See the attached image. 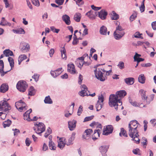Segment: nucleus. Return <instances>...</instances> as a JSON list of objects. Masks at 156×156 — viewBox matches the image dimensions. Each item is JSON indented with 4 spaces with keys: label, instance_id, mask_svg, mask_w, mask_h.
<instances>
[{
    "label": "nucleus",
    "instance_id": "nucleus-23",
    "mask_svg": "<svg viewBox=\"0 0 156 156\" xmlns=\"http://www.w3.org/2000/svg\"><path fill=\"white\" fill-rule=\"evenodd\" d=\"M116 32L115 31L114 33V35L115 39L116 40L120 39L124 34L125 32L124 31H121L120 34H116Z\"/></svg>",
    "mask_w": 156,
    "mask_h": 156
},
{
    "label": "nucleus",
    "instance_id": "nucleus-2",
    "mask_svg": "<svg viewBox=\"0 0 156 156\" xmlns=\"http://www.w3.org/2000/svg\"><path fill=\"white\" fill-rule=\"evenodd\" d=\"M118 102L120 103V105H122V102L116 95L113 94L109 96V105L111 107H114L116 110H117L118 109Z\"/></svg>",
    "mask_w": 156,
    "mask_h": 156
},
{
    "label": "nucleus",
    "instance_id": "nucleus-21",
    "mask_svg": "<svg viewBox=\"0 0 156 156\" xmlns=\"http://www.w3.org/2000/svg\"><path fill=\"white\" fill-rule=\"evenodd\" d=\"M134 80L133 77H129L125 79L124 81L128 85H132L134 83Z\"/></svg>",
    "mask_w": 156,
    "mask_h": 156
},
{
    "label": "nucleus",
    "instance_id": "nucleus-47",
    "mask_svg": "<svg viewBox=\"0 0 156 156\" xmlns=\"http://www.w3.org/2000/svg\"><path fill=\"white\" fill-rule=\"evenodd\" d=\"M133 153L135 154L140 155L141 154L140 152L139 148H137L134 149L133 151Z\"/></svg>",
    "mask_w": 156,
    "mask_h": 156
},
{
    "label": "nucleus",
    "instance_id": "nucleus-62",
    "mask_svg": "<svg viewBox=\"0 0 156 156\" xmlns=\"http://www.w3.org/2000/svg\"><path fill=\"white\" fill-rule=\"evenodd\" d=\"M79 80H78V83L80 84H81L82 83V81L83 79V76L81 75L80 74L79 76Z\"/></svg>",
    "mask_w": 156,
    "mask_h": 156
},
{
    "label": "nucleus",
    "instance_id": "nucleus-46",
    "mask_svg": "<svg viewBox=\"0 0 156 156\" xmlns=\"http://www.w3.org/2000/svg\"><path fill=\"white\" fill-rule=\"evenodd\" d=\"M117 66L121 69H123L125 67L124 63L123 62L121 61L119 62Z\"/></svg>",
    "mask_w": 156,
    "mask_h": 156
},
{
    "label": "nucleus",
    "instance_id": "nucleus-15",
    "mask_svg": "<svg viewBox=\"0 0 156 156\" xmlns=\"http://www.w3.org/2000/svg\"><path fill=\"white\" fill-rule=\"evenodd\" d=\"M32 111V109L30 108L24 114L23 119L24 120H26L28 121H30V114L31 112Z\"/></svg>",
    "mask_w": 156,
    "mask_h": 156
},
{
    "label": "nucleus",
    "instance_id": "nucleus-9",
    "mask_svg": "<svg viewBox=\"0 0 156 156\" xmlns=\"http://www.w3.org/2000/svg\"><path fill=\"white\" fill-rule=\"evenodd\" d=\"M76 123L77 121L74 120L68 122V128L70 130L72 131L75 129Z\"/></svg>",
    "mask_w": 156,
    "mask_h": 156
},
{
    "label": "nucleus",
    "instance_id": "nucleus-41",
    "mask_svg": "<svg viewBox=\"0 0 156 156\" xmlns=\"http://www.w3.org/2000/svg\"><path fill=\"white\" fill-rule=\"evenodd\" d=\"M102 104L97 102L95 105V107L97 109V111H98L100 110L101 109L102 107Z\"/></svg>",
    "mask_w": 156,
    "mask_h": 156
},
{
    "label": "nucleus",
    "instance_id": "nucleus-44",
    "mask_svg": "<svg viewBox=\"0 0 156 156\" xmlns=\"http://www.w3.org/2000/svg\"><path fill=\"white\" fill-rule=\"evenodd\" d=\"M50 73L51 75L54 78H56L59 75V73H56V70L55 71L51 70V71Z\"/></svg>",
    "mask_w": 156,
    "mask_h": 156
},
{
    "label": "nucleus",
    "instance_id": "nucleus-33",
    "mask_svg": "<svg viewBox=\"0 0 156 156\" xmlns=\"http://www.w3.org/2000/svg\"><path fill=\"white\" fill-rule=\"evenodd\" d=\"M44 101L45 104H51L53 103L51 99L49 96L46 97L45 98Z\"/></svg>",
    "mask_w": 156,
    "mask_h": 156
},
{
    "label": "nucleus",
    "instance_id": "nucleus-45",
    "mask_svg": "<svg viewBox=\"0 0 156 156\" xmlns=\"http://www.w3.org/2000/svg\"><path fill=\"white\" fill-rule=\"evenodd\" d=\"M32 4L37 7H39L40 5V3L38 0H31Z\"/></svg>",
    "mask_w": 156,
    "mask_h": 156
},
{
    "label": "nucleus",
    "instance_id": "nucleus-30",
    "mask_svg": "<svg viewBox=\"0 0 156 156\" xmlns=\"http://www.w3.org/2000/svg\"><path fill=\"white\" fill-rule=\"evenodd\" d=\"M12 123V121L8 119L3 122V125L4 128L6 127H9L10 126Z\"/></svg>",
    "mask_w": 156,
    "mask_h": 156
},
{
    "label": "nucleus",
    "instance_id": "nucleus-10",
    "mask_svg": "<svg viewBox=\"0 0 156 156\" xmlns=\"http://www.w3.org/2000/svg\"><path fill=\"white\" fill-rule=\"evenodd\" d=\"M97 14L101 20H104L106 18L108 13L104 9H102L99 12H97Z\"/></svg>",
    "mask_w": 156,
    "mask_h": 156
},
{
    "label": "nucleus",
    "instance_id": "nucleus-28",
    "mask_svg": "<svg viewBox=\"0 0 156 156\" xmlns=\"http://www.w3.org/2000/svg\"><path fill=\"white\" fill-rule=\"evenodd\" d=\"M61 52L62 59L66 60V59L67 57L66 51L64 47L62 48V49L61 50Z\"/></svg>",
    "mask_w": 156,
    "mask_h": 156
},
{
    "label": "nucleus",
    "instance_id": "nucleus-59",
    "mask_svg": "<svg viewBox=\"0 0 156 156\" xmlns=\"http://www.w3.org/2000/svg\"><path fill=\"white\" fill-rule=\"evenodd\" d=\"M134 61H136L137 63H139V62L142 61H143L144 60V58H138L137 59H136L135 58H134Z\"/></svg>",
    "mask_w": 156,
    "mask_h": 156
},
{
    "label": "nucleus",
    "instance_id": "nucleus-49",
    "mask_svg": "<svg viewBox=\"0 0 156 156\" xmlns=\"http://www.w3.org/2000/svg\"><path fill=\"white\" fill-rule=\"evenodd\" d=\"M104 98L103 96L101 94V95L99 96L98 97V100L97 101L98 103H102L104 101Z\"/></svg>",
    "mask_w": 156,
    "mask_h": 156
},
{
    "label": "nucleus",
    "instance_id": "nucleus-32",
    "mask_svg": "<svg viewBox=\"0 0 156 156\" xmlns=\"http://www.w3.org/2000/svg\"><path fill=\"white\" fill-rule=\"evenodd\" d=\"M65 140H59V141L58 142V147L60 149H62L65 146Z\"/></svg>",
    "mask_w": 156,
    "mask_h": 156
},
{
    "label": "nucleus",
    "instance_id": "nucleus-51",
    "mask_svg": "<svg viewBox=\"0 0 156 156\" xmlns=\"http://www.w3.org/2000/svg\"><path fill=\"white\" fill-rule=\"evenodd\" d=\"M142 34H140L139 32H137L134 34V36L136 38H140L141 39H143V37L140 36V35Z\"/></svg>",
    "mask_w": 156,
    "mask_h": 156
},
{
    "label": "nucleus",
    "instance_id": "nucleus-50",
    "mask_svg": "<svg viewBox=\"0 0 156 156\" xmlns=\"http://www.w3.org/2000/svg\"><path fill=\"white\" fill-rule=\"evenodd\" d=\"M94 117V116L93 115H91L90 116H88L86 117L83 121V122H85L87 121H90Z\"/></svg>",
    "mask_w": 156,
    "mask_h": 156
},
{
    "label": "nucleus",
    "instance_id": "nucleus-1",
    "mask_svg": "<svg viewBox=\"0 0 156 156\" xmlns=\"http://www.w3.org/2000/svg\"><path fill=\"white\" fill-rule=\"evenodd\" d=\"M138 123V122L136 120L131 121L129 123L128 127L129 136L132 138V140L134 141L137 144L140 142V139L138 138L139 135Z\"/></svg>",
    "mask_w": 156,
    "mask_h": 156
},
{
    "label": "nucleus",
    "instance_id": "nucleus-35",
    "mask_svg": "<svg viewBox=\"0 0 156 156\" xmlns=\"http://www.w3.org/2000/svg\"><path fill=\"white\" fill-rule=\"evenodd\" d=\"M111 19L112 20H117L119 18V16L114 11L112 12Z\"/></svg>",
    "mask_w": 156,
    "mask_h": 156
},
{
    "label": "nucleus",
    "instance_id": "nucleus-37",
    "mask_svg": "<svg viewBox=\"0 0 156 156\" xmlns=\"http://www.w3.org/2000/svg\"><path fill=\"white\" fill-rule=\"evenodd\" d=\"M8 61L9 63L10 66L11 67V69H12L14 66V60L12 57H9L8 58Z\"/></svg>",
    "mask_w": 156,
    "mask_h": 156
},
{
    "label": "nucleus",
    "instance_id": "nucleus-61",
    "mask_svg": "<svg viewBox=\"0 0 156 156\" xmlns=\"http://www.w3.org/2000/svg\"><path fill=\"white\" fill-rule=\"evenodd\" d=\"M12 130L14 131V136L17 135L20 132L19 130L17 129H13Z\"/></svg>",
    "mask_w": 156,
    "mask_h": 156
},
{
    "label": "nucleus",
    "instance_id": "nucleus-4",
    "mask_svg": "<svg viewBox=\"0 0 156 156\" xmlns=\"http://www.w3.org/2000/svg\"><path fill=\"white\" fill-rule=\"evenodd\" d=\"M11 109V106L6 101V99L1 101L0 102V111H3L8 113Z\"/></svg>",
    "mask_w": 156,
    "mask_h": 156
},
{
    "label": "nucleus",
    "instance_id": "nucleus-14",
    "mask_svg": "<svg viewBox=\"0 0 156 156\" xmlns=\"http://www.w3.org/2000/svg\"><path fill=\"white\" fill-rule=\"evenodd\" d=\"M68 71L71 74H74L76 73V71L75 69L74 65L73 64H68L67 65Z\"/></svg>",
    "mask_w": 156,
    "mask_h": 156
},
{
    "label": "nucleus",
    "instance_id": "nucleus-6",
    "mask_svg": "<svg viewBox=\"0 0 156 156\" xmlns=\"http://www.w3.org/2000/svg\"><path fill=\"white\" fill-rule=\"evenodd\" d=\"M101 70L102 69H96L94 72L96 78L101 81H104L105 80V76L104 75V73L101 72Z\"/></svg>",
    "mask_w": 156,
    "mask_h": 156
},
{
    "label": "nucleus",
    "instance_id": "nucleus-38",
    "mask_svg": "<svg viewBox=\"0 0 156 156\" xmlns=\"http://www.w3.org/2000/svg\"><path fill=\"white\" fill-rule=\"evenodd\" d=\"M121 132L119 133V136H121L122 135L125 137H127V134L126 133V131L123 128H121L120 129Z\"/></svg>",
    "mask_w": 156,
    "mask_h": 156
},
{
    "label": "nucleus",
    "instance_id": "nucleus-63",
    "mask_svg": "<svg viewBox=\"0 0 156 156\" xmlns=\"http://www.w3.org/2000/svg\"><path fill=\"white\" fill-rule=\"evenodd\" d=\"M140 10L141 12L144 11L145 10V6L144 5V3H143L141 4V6L140 8Z\"/></svg>",
    "mask_w": 156,
    "mask_h": 156
},
{
    "label": "nucleus",
    "instance_id": "nucleus-48",
    "mask_svg": "<svg viewBox=\"0 0 156 156\" xmlns=\"http://www.w3.org/2000/svg\"><path fill=\"white\" fill-rule=\"evenodd\" d=\"M76 2V4L79 6H81L84 4V2H82V0H74Z\"/></svg>",
    "mask_w": 156,
    "mask_h": 156
},
{
    "label": "nucleus",
    "instance_id": "nucleus-8",
    "mask_svg": "<svg viewBox=\"0 0 156 156\" xmlns=\"http://www.w3.org/2000/svg\"><path fill=\"white\" fill-rule=\"evenodd\" d=\"M113 128L111 125H108L106 126L105 130L103 131V134L108 135L111 133L113 131Z\"/></svg>",
    "mask_w": 156,
    "mask_h": 156
},
{
    "label": "nucleus",
    "instance_id": "nucleus-18",
    "mask_svg": "<svg viewBox=\"0 0 156 156\" xmlns=\"http://www.w3.org/2000/svg\"><path fill=\"white\" fill-rule=\"evenodd\" d=\"M93 132V130L91 129H87L86 130L83 134V137L84 139L88 137Z\"/></svg>",
    "mask_w": 156,
    "mask_h": 156
},
{
    "label": "nucleus",
    "instance_id": "nucleus-55",
    "mask_svg": "<svg viewBox=\"0 0 156 156\" xmlns=\"http://www.w3.org/2000/svg\"><path fill=\"white\" fill-rule=\"evenodd\" d=\"M64 1V0H55V2L58 5H61L63 4Z\"/></svg>",
    "mask_w": 156,
    "mask_h": 156
},
{
    "label": "nucleus",
    "instance_id": "nucleus-26",
    "mask_svg": "<svg viewBox=\"0 0 156 156\" xmlns=\"http://www.w3.org/2000/svg\"><path fill=\"white\" fill-rule=\"evenodd\" d=\"M145 78L144 74H141L140 75L138 78V81L139 82L144 84L145 82Z\"/></svg>",
    "mask_w": 156,
    "mask_h": 156
},
{
    "label": "nucleus",
    "instance_id": "nucleus-64",
    "mask_svg": "<svg viewBox=\"0 0 156 156\" xmlns=\"http://www.w3.org/2000/svg\"><path fill=\"white\" fill-rule=\"evenodd\" d=\"M151 26L153 29L156 30V21L153 22L151 23Z\"/></svg>",
    "mask_w": 156,
    "mask_h": 156
},
{
    "label": "nucleus",
    "instance_id": "nucleus-34",
    "mask_svg": "<svg viewBox=\"0 0 156 156\" xmlns=\"http://www.w3.org/2000/svg\"><path fill=\"white\" fill-rule=\"evenodd\" d=\"M81 17V14L80 13H76L74 15V19L76 21L79 22L80 21Z\"/></svg>",
    "mask_w": 156,
    "mask_h": 156
},
{
    "label": "nucleus",
    "instance_id": "nucleus-58",
    "mask_svg": "<svg viewBox=\"0 0 156 156\" xmlns=\"http://www.w3.org/2000/svg\"><path fill=\"white\" fill-rule=\"evenodd\" d=\"M28 6L31 9H33V7L31 4L29 0H26Z\"/></svg>",
    "mask_w": 156,
    "mask_h": 156
},
{
    "label": "nucleus",
    "instance_id": "nucleus-19",
    "mask_svg": "<svg viewBox=\"0 0 156 156\" xmlns=\"http://www.w3.org/2000/svg\"><path fill=\"white\" fill-rule=\"evenodd\" d=\"M62 20L68 25L70 24V21L69 17L67 15H63L62 17Z\"/></svg>",
    "mask_w": 156,
    "mask_h": 156
},
{
    "label": "nucleus",
    "instance_id": "nucleus-3",
    "mask_svg": "<svg viewBox=\"0 0 156 156\" xmlns=\"http://www.w3.org/2000/svg\"><path fill=\"white\" fill-rule=\"evenodd\" d=\"M36 127H34V129L35 132L37 134L41 135V134L45 130V126L42 122L35 124Z\"/></svg>",
    "mask_w": 156,
    "mask_h": 156
},
{
    "label": "nucleus",
    "instance_id": "nucleus-52",
    "mask_svg": "<svg viewBox=\"0 0 156 156\" xmlns=\"http://www.w3.org/2000/svg\"><path fill=\"white\" fill-rule=\"evenodd\" d=\"M123 28L122 27L119 25H118L116 27V30L115 31L116 32H118L119 31H123Z\"/></svg>",
    "mask_w": 156,
    "mask_h": 156
},
{
    "label": "nucleus",
    "instance_id": "nucleus-20",
    "mask_svg": "<svg viewBox=\"0 0 156 156\" xmlns=\"http://www.w3.org/2000/svg\"><path fill=\"white\" fill-rule=\"evenodd\" d=\"M9 89L8 85L6 84H2L0 87V92L4 93L7 91Z\"/></svg>",
    "mask_w": 156,
    "mask_h": 156
},
{
    "label": "nucleus",
    "instance_id": "nucleus-40",
    "mask_svg": "<svg viewBox=\"0 0 156 156\" xmlns=\"http://www.w3.org/2000/svg\"><path fill=\"white\" fill-rule=\"evenodd\" d=\"M140 93L141 94L143 99H145L146 97L145 95L146 91L143 89H141L139 91Z\"/></svg>",
    "mask_w": 156,
    "mask_h": 156
},
{
    "label": "nucleus",
    "instance_id": "nucleus-56",
    "mask_svg": "<svg viewBox=\"0 0 156 156\" xmlns=\"http://www.w3.org/2000/svg\"><path fill=\"white\" fill-rule=\"evenodd\" d=\"M91 8L95 11H98L101 8V7H97L94 6V5H91Z\"/></svg>",
    "mask_w": 156,
    "mask_h": 156
},
{
    "label": "nucleus",
    "instance_id": "nucleus-36",
    "mask_svg": "<svg viewBox=\"0 0 156 156\" xmlns=\"http://www.w3.org/2000/svg\"><path fill=\"white\" fill-rule=\"evenodd\" d=\"M49 148L51 150H55L56 147L55 146V144L52 141H49Z\"/></svg>",
    "mask_w": 156,
    "mask_h": 156
},
{
    "label": "nucleus",
    "instance_id": "nucleus-60",
    "mask_svg": "<svg viewBox=\"0 0 156 156\" xmlns=\"http://www.w3.org/2000/svg\"><path fill=\"white\" fill-rule=\"evenodd\" d=\"M31 142L30 140L28 138H27L26 139L25 141V143L26 144V145L27 146H29L30 143Z\"/></svg>",
    "mask_w": 156,
    "mask_h": 156
},
{
    "label": "nucleus",
    "instance_id": "nucleus-43",
    "mask_svg": "<svg viewBox=\"0 0 156 156\" xmlns=\"http://www.w3.org/2000/svg\"><path fill=\"white\" fill-rule=\"evenodd\" d=\"M137 17V13L136 12L133 13L129 18L130 21L132 22Z\"/></svg>",
    "mask_w": 156,
    "mask_h": 156
},
{
    "label": "nucleus",
    "instance_id": "nucleus-11",
    "mask_svg": "<svg viewBox=\"0 0 156 156\" xmlns=\"http://www.w3.org/2000/svg\"><path fill=\"white\" fill-rule=\"evenodd\" d=\"M126 95V93L125 90H121L119 91H117L115 95L118 97V98L120 100L122 98H123Z\"/></svg>",
    "mask_w": 156,
    "mask_h": 156
},
{
    "label": "nucleus",
    "instance_id": "nucleus-17",
    "mask_svg": "<svg viewBox=\"0 0 156 156\" xmlns=\"http://www.w3.org/2000/svg\"><path fill=\"white\" fill-rule=\"evenodd\" d=\"M101 131L100 129H95L94 131L93 135L92 136V139L93 140H95L97 139L100 136Z\"/></svg>",
    "mask_w": 156,
    "mask_h": 156
},
{
    "label": "nucleus",
    "instance_id": "nucleus-57",
    "mask_svg": "<svg viewBox=\"0 0 156 156\" xmlns=\"http://www.w3.org/2000/svg\"><path fill=\"white\" fill-rule=\"evenodd\" d=\"M82 108L83 107L82 106L80 105L78 109V112H77V115L79 116L80 115L81 113L82 112Z\"/></svg>",
    "mask_w": 156,
    "mask_h": 156
},
{
    "label": "nucleus",
    "instance_id": "nucleus-42",
    "mask_svg": "<svg viewBox=\"0 0 156 156\" xmlns=\"http://www.w3.org/2000/svg\"><path fill=\"white\" fill-rule=\"evenodd\" d=\"M141 143L144 146H146L147 144V139L145 137H143L141 140Z\"/></svg>",
    "mask_w": 156,
    "mask_h": 156
},
{
    "label": "nucleus",
    "instance_id": "nucleus-5",
    "mask_svg": "<svg viewBox=\"0 0 156 156\" xmlns=\"http://www.w3.org/2000/svg\"><path fill=\"white\" fill-rule=\"evenodd\" d=\"M27 87L26 82L23 80L20 81L16 84L17 89L21 92H24Z\"/></svg>",
    "mask_w": 156,
    "mask_h": 156
},
{
    "label": "nucleus",
    "instance_id": "nucleus-31",
    "mask_svg": "<svg viewBox=\"0 0 156 156\" xmlns=\"http://www.w3.org/2000/svg\"><path fill=\"white\" fill-rule=\"evenodd\" d=\"M28 95L30 96L34 95L35 94V90L33 86H31L29 90Z\"/></svg>",
    "mask_w": 156,
    "mask_h": 156
},
{
    "label": "nucleus",
    "instance_id": "nucleus-29",
    "mask_svg": "<svg viewBox=\"0 0 156 156\" xmlns=\"http://www.w3.org/2000/svg\"><path fill=\"white\" fill-rule=\"evenodd\" d=\"M3 54L6 57H8L9 56H14L13 52L9 49L5 50L3 51Z\"/></svg>",
    "mask_w": 156,
    "mask_h": 156
},
{
    "label": "nucleus",
    "instance_id": "nucleus-22",
    "mask_svg": "<svg viewBox=\"0 0 156 156\" xmlns=\"http://www.w3.org/2000/svg\"><path fill=\"white\" fill-rule=\"evenodd\" d=\"M20 105L23 107L25 110L27 109V107L26 106V104L22 100H20L19 101L15 103V106L16 108H17V105L20 106Z\"/></svg>",
    "mask_w": 156,
    "mask_h": 156
},
{
    "label": "nucleus",
    "instance_id": "nucleus-39",
    "mask_svg": "<svg viewBox=\"0 0 156 156\" xmlns=\"http://www.w3.org/2000/svg\"><path fill=\"white\" fill-rule=\"evenodd\" d=\"M52 133V130L50 127H48L47 129L46 133L44 134V136L46 138Z\"/></svg>",
    "mask_w": 156,
    "mask_h": 156
},
{
    "label": "nucleus",
    "instance_id": "nucleus-12",
    "mask_svg": "<svg viewBox=\"0 0 156 156\" xmlns=\"http://www.w3.org/2000/svg\"><path fill=\"white\" fill-rule=\"evenodd\" d=\"M4 67V62L2 60H0V73L1 74V76H3L7 73L11 69L8 71L4 72L3 70Z\"/></svg>",
    "mask_w": 156,
    "mask_h": 156
},
{
    "label": "nucleus",
    "instance_id": "nucleus-53",
    "mask_svg": "<svg viewBox=\"0 0 156 156\" xmlns=\"http://www.w3.org/2000/svg\"><path fill=\"white\" fill-rule=\"evenodd\" d=\"M39 77V75L36 74H34L33 76H32V78L34 79L35 81L37 82L38 80Z\"/></svg>",
    "mask_w": 156,
    "mask_h": 156
},
{
    "label": "nucleus",
    "instance_id": "nucleus-16",
    "mask_svg": "<svg viewBox=\"0 0 156 156\" xmlns=\"http://www.w3.org/2000/svg\"><path fill=\"white\" fill-rule=\"evenodd\" d=\"M108 148V147L105 145L101 146L100 147L99 150L103 156H106L105 154L107 152Z\"/></svg>",
    "mask_w": 156,
    "mask_h": 156
},
{
    "label": "nucleus",
    "instance_id": "nucleus-54",
    "mask_svg": "<svg viewBox=\"0 0 156 156\" xmlns=\"http://www.w3.org/2000/svg\"><path fill=\"white\" fill-rule=\"evenodd\" d=\"M6 113H3V112H0V117L1 119H4L6 117Z\"/></svg>",
    "mask_w": 156,
    "mask_h": 156
},
{
    "label": "nucleus",
    "instance_id": "nucleus-27",
    "mask_svg": "<svg viewBox=\"0 0 156 156\" xmlns=\"http://www.w3.org/2000/svg\"><path fill=\"white\" fill-rule=\"evenodd\" d=\"M0 25L5 26V25H8L9 26H10L11 25V24L10 23L8 22L7 21H6L4 17H3L2 18V20H1Z\"/></svg>",
    "mask_w": 156,
    "mask_h": 156
},
{
    "label": "nucleus",
    "instance_id": "nucleus-7",
    "mask_svg": "<svg viewBox=\"0 0 156 156\" xmlns=\"http://www.w3.org/2000/svg\"><path fill=\"white\" fill-rule=\"evenodd\" d=\"M81 91L79 92V94L82 97L88 96L89 91L88 90L87 86L83 84L81 86Z\"/></svg>",
    "mask_w": 156,
    "mask_h": 156
},
{
    "label": "nucleus",
    "instance_id": "nucleus-24",
    "mask_svg": "<svg viewBox=\"0 0 156 156\" xmlns=\"http://www.w3.org/2000/svg\"><path fill=\"white\" fill-rule=\"evenodd\" d=\"M107 29L104 26L101 27L100 29V33L101 34L106 35L107 34Z\"/></svg>",
    "mask_w": 156,
    "mask_h": 156
},
{
    "label": "nucleus",
    "instance_id": "nucleus-25",
    "mask_svg": "<svg viewBox=\"0 0 156 156\" xmlns=\"http://www.w3.org/2000/svg\"><path fill=\"white\" fill-rule=\"evenodd\" d=\"M30 49V45L28 44H26L23 45V47L21 48V51L23 52H27Z\"/></svg>",
    "mask_w": 156,
    "mask_h": 156
},
{
    "label": "nucleus",
    "instance_id": "nucleus-13",
    "mask_svg": "<svg viewBox=\"0 0 156 156\" xmlns=\"http://www.w3.org/2000/svg\"><path fill=\"white\" fill-rule=\"evenodd\" d=\"M97 12L91 10L86 14V15L90 19H93L95 18V15L97 16Z\"/></svg>",
    "mask_w": 156,
    "mask_h": 156
}]
</instances>
